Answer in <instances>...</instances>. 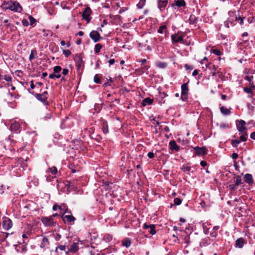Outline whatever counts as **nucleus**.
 Segmentation results:
<instances>
[{
    "mask_svg": "<svg viewBox=\"0 0 255 255\" xmlns=\"http://www.w3.org/2000/svg\"><path fill=\"white\" fill-rule=\"evenodd\" d=\"M1 6L4 9H9L14 12L20 13L23 10L22 7L17 1L4 0L1 3Z\"/></svg>",
    "mask_w": 255,
    "mask_h": 255,
    "instance_id": "f257e3e1",
    "label": "nucleus"
},
{
    "mask_svg": "<svg viewBox=\"0 0 255 255\" xmlns=\"http://www.w3.org/2000/svg\"><path fill=\"white\" fill-rule=\"evenodd\" d=\"M229 14L230 17L225 22V25L227 27L229 28L230 26H233L235 24L234 23L235 21H238L241 25L243 24L244 17H238L235 14V12L231 11L229 12Z\"/></svg>",
    "mask_w": 255,
    "mask_h": 255,
    "instance_id": "f03ea898",
    "label": "nucleus"
},
{
    "mask_svg": "<svg viewBox=\"0 0 255 255\" xmlns=\"http://www.w3.org/2000/svg\"><path fill=\"white\" fill-rule=\"evenodd\" d=\"M41 221L46 227H52L56 225L52 217H43L41 218Z\"/></svg>",
    "mask_w": 255,
    "mask_h": 255,
    "instance_id": "7ed1b4c3",
    "label": "nucleus"
},
{
    "mask_svg": "<svg viewBox=\"0 0 255 255\" xmlns=\"http://www.w3.org/2000/svg\"><path fill=\"white\" fill-rule=\"evenodd\" d=\"M91 14L92 10L89 6H87L82 12V18L86 21L87 23H89L91 20Z\"/></svg>",
    "mask_w": 255,
    "mask_h": 255,
    "instance_id": "20e7f679",
    "label": "nucleus"
},
{
    "mask_svg": "<svg viewBox=\"0 0 255 255\" xmlns=\"http://www.w3.org/2000/svg\"><path fill=\"white\" fill-rule=\"evenodd\" d=\"M189 93V88L188 83H184L181 86V98L183 101H186L188 99Z\"/></svg>",
    "mask_w": 255,
    "mask_h": 255,
    "instance_id": "39448f33",
    "label": "nucleus"
},
{
    "mask_svg": "<svg viewBox=\"0 0 255 255\" xmlns=\"http://www.w3.org/2000/svg\"><path fill=\"white\" fill-rule=\"evenodd\" d=\"M35 97L38 100L43 103L44 105H48V102L47 101L48 98L47 92L45 91L42 94H36L35 95Z\"/></svg>",
    "mask_w": 255,
    "mask_h": 255,
    "instance_id": "423d86ee",
    "label": "nucleus"
},
{
    "mask_svg": "<svg viewBox=\"0 0 255 255\" xmlns=\"http://www.w3.org/2000/svg\"><path fill=\"white\" fill-rule=\"evenodd\" d=\"M74 60L75 62L76 66L78 70H80L84 67V64L81 55L76 54L74 56Z\"/></svg>",
    "mask_w": 255,
    "mask_h": 255,
    "instance_id": "0eeeda50",
    "label": "nucleus"
},
{
    "mask_svg": "<svg viewBox=\"0 0 255 255\" xmlns=\"http://www.w3.org/2000/svg\"><path fill=\"white\" fill-rule=\"evenodd\" d=\"M236 125L237 128L240 132L242 133L243 132H246L245 130L246 129V123L245 121L243 120H237L236 122Z\"/></svg>",
    "mask_w": 255,
    "mask_h": 255,
    "instance_id": "6e6552de",
    "label": "nucleus"
},
{
    "mask_svg": "<svg viewBox=\"0 0 255 255\" xmlns=\"http://www.w3.org/2000/svg\"><path fill=\"white\" fill-rule=\"evenodd\" d=\"M171 38L173 44L179 42L181 43L184 44L183 36L182 35H179L178 33L171 35Z\"/></svg>",
    "mask_w": 255,
    "mask_h": 255,
    "instance_id": "1a4fd4ad",
    "label": "nucleus"
},
{
    "mask_svg": "<svg viewBox=\"0 0 255 255\" xmlns=\"http://www.w3.org/2000/svg\"><path fill=\"white\" fill-rule=\"evenodd\" d=\"M12 226V221L7 218H5L2 222V227L5 230H9Z\"/></svg>",
    "mask_w": 255,
    "mask_h": 255,
    "instance_id": "9d476101",
    "label": "nucleus"
},
{
    "mask_svg": "<svg viewBox=\"0 0 255 255\" xmlns=\"http://www.w3.org/2000/svg\"><path fill=\"white\" fill-rule=\"evenodd\" d=\"M90 38L95 42H97L101 38V36L100 33L97 31H92L90 33Z\"/></svg>",
    "mask_w": 255,
    "mask_h": 255,
    "instance_id": "9b49d317",
    "label": "nucleus"
},
{
    "mask_svg": "<svg viewBox=\"0 0 255 255\" xmlns=\"http://www.w3.org/2000/svg\"><path fill=\"white\" fill-rule=\"evenodd\" d=\"M194 149L196 151V153L198 156H203L206 154V148L205 147H199L196 146L194 147Z\"/></svg>",
    "mask_w": 255,
    "mask_h": 255,
    "instance_id": "f8f14e48",
    "label": "nucleus"
},
{
    "mask_svg": "<svg viewBox=\"0 0 255 255\" xmlns=\"http://www.w3.org/2000/svg\"><path fill=\"white\" fill-rule=\"evenodd\" d=\"M143 228L145 229H149V233L153 235L156 234L155 226L154 225H148L146 223L143 225Z\"/></svg>",
    "mask_w": 255,
    "mask_h": 255,
    "instance_id": "ddd939ff",
    "label": "nucleus"
},
{
    "mask_svg": "<svg viewBox=\"0 0 255 255\" xmlns=\"http://www.w3.org/2000/svg\"><path fill=\"white\" fill-rule=\"evenodd\" d=\"M61 217L65 222L66 221L68 222H74L76 220L75 218L71 215V213L66 215L63 214Z\"/></svg>",
    "mask_w": 255,
    "mask_h": 255,
    "instance_id": "4468645a",
    "label": "nucleus"
},
{
    "mask_svg": "<svg viewBox=\"0 0 255 255\" xmlns=\"http://www.w3.org/2000/svg\"><path fill=\"white\" fill-rule=\"evenodd\" d=\"M169 149L173 151H178L179 150V147L177 144L176 141L174 140H171L169 143Z\"/></svg>",
    "mask_w": 255,
    "mask_h": 255,
    "instance_id": "2eb2a0df",
    "label": "nucleus"
},
{
    "mask_svg": "<svg viewBox=\"0 0 255 255\" xmlns=\"http://www.w3.org/2000/svg\"><path fill=\"white\" fill-rule=\"evenodd\" d=\"M168 3V1L167 0H158L157 1L158 7L160 9V11H162L165 9V7L166 6Z\"/></svg>",
    "mask_w": 255,
    "mask_h": 255,
    "instance_id": "dca6fc26",
    "label": "nucleus"
},
{
    "mask_svg": "<svg viewBox=\"0 0 255 255\" xmlns=\"http://www.w3.org/2000/svg\"><path fill=\"white\" fill-rule=\"evenodd\" d=\"M15 249L18 253H25L27 250L25 244L15 245Z\"/></svg>",
    "mask_w": 255,
    "mask_h": 255,
    "instance_id": "f3484780",
    "label": "nucleus"
},
{
    "mask_svg": "<svg viewBox=\"0 0 255 255\" xmlns=\"http://www.w3.org/2000/svg\"><path fill=\"white\" fill-rule=\"evenodd\" d=\"M244 180L247 183L252 185L254 183L253 176L251 174L247 173L244 175Z\"/></svg>",
    "mask_w": 255,
    "mask_h": 255,
    "instance_id": "a211bd4d",
    "label": "nucleus"
},
{
    "mask_svg": "<svg viewBox=\"0 0 255 255\" xmlns=\"http://www.w3.org/2000/svg\"><path fill=\"white\" fill-rule=\"evenodd\" d=\"M58 209L60 210V214L62 215H64L66 213L71 214V211H69L67 206L65 204H62L58 206Z\"/></svg>",
    "mask_w": 255,
    "mask_h": 255,
    "instance_id": "6ab92c4d",
    "label": "nucleus"
},
{
    "mask_svg": "<svg viewBox=\"0 0 255 255\" xmlns=\"http://www.w3.org/2000/svg\"><path fill=\"white\" fill-rule=\"evenodd\" d=\"M78 250H79L78 243H74L71 245L70 249H68V251L66 253H68V252L76 253Z\"/></svg>",
    "mask_w": 255,
    "mask_h": 255,
    "instance_id": "aec40b11",
    "label": "nucleus"
},
{
    "mask_svg": "<svg viewBox=\"0 0 255 255\" xmlns=\"http://www.w3.org/2000/svg\"><path fill=\"white\" fill-rule=\"evenodd\" d=\"M245 244V241L243 238H239L236 241V247L239 248H242Z\"/></svg>",
    "mask_w": 255,
    "mask_h": 255,
    "instance_id": "412c9836",
    "label": "nucleus"
},
{
    "mask_svg": "<svg viewBox=\"0 0 255 255\" xmlns=\"http://www.w3.org/2000/svg\"><path fill=\"white\" fill-rule=\"evenodd\" d=\"M49 244V242L48 238L46 237H43L40 247L42 249H44L47 248Z\"/></svg>",
    "mask_w": 255,
    "mask_h": 255,
    "instance_id": "4be33fe9",
    "label": "nucleus"
},
{
    "mask_svg": "<svg viewBox=\"0 0 255 255\" xmlns=\"http://www.w3.org/2000/svg\"><path fill=\"white\" fill-rule=\"evenodd\" d=\"M20 125L18 123L14 122L11 124L10 128L11 130L17 131L20 128Z\"/></svg>",
    "mask_w": 255,
    "mask_h": 255,
    "instance_id": "5701e85b",
    "label": "nucleus"
},
{
    "mask_svg": "<svg viewBox=\"0 0 255 255\" xmlns=\"http://www.w3.org/2000/svg\"><path fill=\"white\" fill-rule=\"evenodd\" d=\"M234 182L235 183V184L238 187L240 185L243 184V182H242V178L239 175L236 176L234 177Z\"/></svg>",
    "mask_w": 255,
    "mask_h": 255,
    "instance_id": "b1692460",
    "label": "nucleus"
},
{
    "mask_svg": "<svg viewBox=\"0 0 255 255\" xmlns=\"http://www.w3.org/2000/svg\"><path fill=\"white\" fill-rule=\"evenodd\" d=\"M153 101V100L150 99V98H146L142 101V105L143 106L150 105L151 104H152Z\"/></svg>",
    "mask_w": 255,
    "mask_h": 255,
    "instance_id": "393cba45",
    "label": "nucleus"
},
{
    "mask_svg": "<svg viewBox=\"0 0 255 255\" xmlns=\"http://www.w3.org/2000/svg\"><path fill=\"white\" fill-rule=\"evenodd\" d=\"M131 244V240L128 238H126L122 241V245L126 248H128Z\"/></svg>",
    "mask_w": 255,
    "mask_h": 255,
    "instance_id": "a878e982",
    "label": "nucleus"
},
{
    "mask_svg": "<svg viewBox=\"0 0 255 255\" xmlns=\"http://www.w3.org/2000/svg\"><path fill=\"white\" fill-rule=\"evenodd\" d=\"M220 111L223 115H228L230 114L231 111L226 107L223 106L220 108Z\"/></svg>",
    "mask_w": 255,
    "mask_h": 255,
    "instance_id": "bb28decb",
    "label": "nucleus"
},
{
    "mask_svg": "<svg viewBox=\"0 0 255 255\" xmlns=\"http://www.w3.org/2000/svg\"><path fill=\"white\" fill-rule=\"evenodd\" d=\"M174 5L177 7L185 6L186 2L184 0H177L175 1Z\"/></svg>",
    "mask_w": 255,
    "mask_h": 255,
    "instance_id": "cd10ccee",
    "label": "nucleus"
},
{
    "mask_svg": "<svg viewBox=\"0 0 255 255\" xmlns=\"http://www.w3.org/2000/svg\"><path fill=\"white\" fill-rule=\"evenodd\" d=\"M207 67L211 69L213 68V70L211 71L212 75L215 76L216 75V71L217 70V67L215 65H212L211 63H210L208 64V65H207Z\"/></svg>",
    "mask_w": 255,
    "mask_h": 255,
    "instance_id": "c85d7f7f",
    "label": "nucleus"
},
{
    "mask_svg": "<svg viewBox=\"0 0 255 255\" xmlns=\"http://www.w3.org/2000/svg\"><path fill=\"white\" fill-rule=\"evenodd\" d=\"M167 31V26L165 25L160 26L157 30V32L159 33H163Z\"/></svg>",
    "mask_w": 255,
    "mask_h": 255,
    "instance_id": "c756f323",
    "label": "nucleus"
},
{
    "mask_svg": "<svg viewBox=\"0 0 255 255\" xmlns=\"http://www.w3.org/2000/svg\"><path fill=\"white\" fill-rule=\"evenodd\" d=\"M242 133V135L240 137V139L239 140H240L241 142L247 141L248 137V134L247 132H243Z\"/></svg>",
    "mask_w": 255,
    "mask_h": 255,
    "instance_id": "7c9ffc66",
    "label": "nucleus"
},
{
    "mask_svg": "<svg viewBox=\"0 0 255 255\" xmlns=\"http://www.w3.org/2000/svg\"><path fill=\"white\" fill-rule=\"evenodd\" d=\"M103 45L100 43L96 44L95 46L94 51L96 53H99L102 48Z\"/></svg>",
    "mask_w": 255,
    "mask_h": 255,
    "instance_id": "2f4dec72",
    "label": "nucleus"
},
{
    "mask_svg": "<svg viewBox=\"0 0 255 255\" xmlns=\"http://www.w3.org/2000/svg\"><path fill=\"white\" fill-rule=\"evenodd\" d=\"M196 19L197 17L194 15L191 14L189 18V22L190 24H193L195 23Z\"/></svg>",
    "mask_w": 255,
    "mask_h": 255,
    "instance_id": "473e14b6",
    "label": "nucleus"
},
{
    "mask_svg": "<svg viewBox=\"0 0 255 255\" xmlns=\"http://www.w3.org/2000/svg\"><path fill=\"white\" fill-rule=\"evenodd\" d=\"M52 117V114L50 112L48 111L45 113V115L42 118L43 120H47L51 119Z\"/></svg>",
    "mask_w": 255,
    "mask_h": 255,
    "instance_id": "72a5a7b5",
    "label": "nucleus"
},
{
    "mask_svg": "<svg viewBox=\"0 0 255 255\" xmlns=\"http://www.w3.org/2000/svg\"><path fill=\"white\" fill-rule=\"evenodd\" d=\"M37 51L35 50H32L30 52V54L29 57L30 61L32 60L35 58V55H36Z\"/></svg>",
    "mask_w": 255,
    "mask_h": 255,
    "instance_id": "f704fd0d",
    "label": "nucleus"
},
{
    "mask_svg": "<svg viewBox=\"0 0 255 255\" xmlns=\"http://www.w3.org/2000/svg\"><path fill=\"white\" fill-rule=\"evenodd\" d=\"M48 171L50 172L52 174L55 175L57 173V169L56 167L53 166L51 168H49Z\"/></svg>",
    "mask_w": 255,
    "mask_h": 255,
    "instance_id": "c9c22d12",
    "label": "nucleus"
},
{
    "mask_svg": "<svg viewBox=\"0 0 255 255\" xmlns=\"http://www.w3.org/2000/svg\"><path fill=\"white\" fill-rule=\"evenodd\" d=\"M208 224L206 223H204L202 224V227L203 229L204 232L205 234H208L209 233V228L207 227Z\"/></svg>",
    "mask_w": 255,
    "mask_h": 255,
    "instance_id": "e433bc0d",
    "label": "nucleus"
},
{
    "mask_svg": "<svg viewBox=\"0 0 255 255\" xmlns=\"http://www.w3.org/2000/svg\"><path fill=\"white\" fill-rule=\"evenodd\" d=\"M241 142L239 139L232 140L231 141L232 145L233 147H236Z\"/></svg>",
    "mask_w": 255,
    "mask_h": 255,
    "instance_id": "4c0bfd02",
    "label": "nucleus"
},
{
    "mask_svg": "<svg viewBox=\"0 0 255 255\" xmlns=\"http://www.w3.org/2000/svg\"><path fill=\"white\" fill-rule=\"evenodd\" d=\"M149 68V66H147V65H145L144 66H143L142 68V69L141 70H136V71H140V73L141 74H143L144 72H147L148 70V69Z\"/></svg>",
    "mask_w": 255,
    "mask_h": 255,
    "instance_id": "58836bf2",
    "label": "nucleus"
},
{
    "mask_svg": "<svg viewBox=\"0 0 255 255\" xmlns=\"http://www.w3.org/2000/svg\"><path fill=\"white\" fill-rule=\"evenodd\" d=\"M191 167L187 166H183L182 167L181 169L185 172L188 173L190 175V172L191 170Z\"/></svg>",
    "mask_w": 255,
    "mask_h": 255,
    "instance_id": "ea45409f",
    "label": "nucleus"
},
{
    "mask_svg": "<svg viewBox=\"0 0 255 255\" xmlns=\"http://www.w3.org/2000/svg\"><path fill=\"white\" fill-rule=\"evenodd\" d=\"M112 239V236L110 234H106L104 236V240L106 242H110Z\"/></svg>",
    "mask_w": 255,
    "mask_h": 255,
    "instance_id": "a19ab883",
    "label": "nucleus"
},
{
    "mask_svg": "<svg viewBox=\"0 0 255 255\" xmlns=\"http://www.w3.org/2000/svg\"><path fill=\"white\" fill-rule=\"evenodd\" d=\"M1 79H4L7 82H10L11 81V77L10 76L5 75L0 77Z\"/></svg>",
    "mask_w": 255,
    "mask_h": 255,
    "instance_id": "79ce46f5",
    "label": "nucleus"
},
{
    "mask_svg": "<svg viewBox=\"0 0 255 255\" xmlns=\"http://www.w3.org/2000/svg\"><path fill=\"white\" fill-rule=\"evenodd\" d=\"M61 67L60 66H56L53 68L54 73H59L61 71Z\"/></svg>",
    "mask_w": 255,
    "mask_h": 255,
    "instance_id": "37998d69",
    "label": "nucleus"
},
{
    "mask_svg": "<svg viewBox=\"0 0 255 255\" xmlns=\"http://www.w3.org/2000/svg\"><path fill=\"white\" fill-rule=\"evenodd\" d=\"M94 81L96 83H101V79L98 74H96L94 78Z\"/></svg>",
    "mask_w": 255,
    "mask_h": 255,
    "instance_id": "c03bdc74",
    "label": "nucleus"
},
{
    "mask_svg": "<svg viewBox=\"0 0 255 255\" xmlns=\"http://www.w3.org/2000/svg\"><path fill=\"white\" fill-rule=\"evenodd\" d=\"M28 19L29 20L30 24L31 25H33L34 24V23L36 22L35 19L33 17H32L31 15H29L28 16Z\"/></svg>",
    "mask_w": 255,
    "mask_h": 255,
    "instance_id": "a18cd8bd",
    "label": "nucleus"
},
{
    "mask_svg": "<svg viewBox=\"0 0 255 255\" xmlns=\"http://www.w3.org/2000/svg\"><path fill=\"white\" fill-rule=\"evenodd\" d=\"M157 66L161 68H164L167 66V64L164 62H159L157 63Z\"/></svg>",
    "mask_w": 255,
    "mask_h": 255,
    "instance_id": "49530a36",
    "label": "nucleus"
},
{
    "mask_svg": "<svg viewBox=\"0 0 255 255\" xmlns=\"http://www.w3.org/2000/svg\"><path fill=\"white\" fill-rule=\"evenodd\" d=\"M145 0H140L137 5L139 8H142L143 6L145 4Z\"/></svg>",
    "mask_w": 255,
    "mask_h": 255,
    "instance_id": "de8ad7c7",
    "label": "nucleus"
},
{
    "mask_svg": "<svg viewBox=\"0 0 255 255\" xmlns=\"http://www.w3.org/2000/svg\"><path fill=\"white\" fill-rule=\"evenodd\" d=\"M212 53L216 55L220 56L221 55V52L220 50L217 49H214L212 50Z\"/></svg>",
    "mask_w": 255,
    "mask_h": 255,
    "instance_id": "09e8293b",
    "label": "nucleus"
},
{
    "mask_svg": "<svg viewBox=\"0 0 255 255\" xmlns=\"http://www.w3.org/2000/svg\"><path fill=\"white\" fill-rule=\"evenodd\" d=\"M63 54L65 55L66 57H68L71 54V52L69 50H63Z\"/></svg>",
    "mask_w": 255,
    "mask_h": 255,
    "instance_id": "8fccbe9b",
    "label": "nucleus"
},
{
    "mask_svg": "<svg viewBox=\"0 0 255 255\" xmlns=\"http://www.w3.org/2000/svg\"><path fill=\"white\" fill-rule=\"evenodd\" d=\"M181 200L179 198H176L174 200V203L176 205H179L181 204Z\"/></svg>",
    "mask_w": 255,
    "mask_h": 255,
    "instance_id": "3c124183",
    "label": "nucleus"
},
{
    "mask_svg": "<svg viewBox=\"0 0 255 255\" xmlns=\"http://www.w3.org/2000/svg\"><path fill=\"white\" fill-rule=\"evenodd\" d=\"M244 91L245 92L248 94H252L253 92V89L251 88L245 87L244 88Z\"/></svg>",
    "mask_w": 255,
    "mask_h": 255,
    "instance_id": "603ef678",
    "label": "nucleus"
},
{
    "mask_svg": "<svg viewBox=\"0 0 255 255\" xmlns=\"http://www.w3.org/2000/svg\"><path fill=\"white\" fill-rule=\"evenodd\" d=\"M65 246L64 245H60L58 247L56 248L55 252H57L58 249H59L61 251H65Z\"/></svg>",
    "mask_w": 255,
    "mask_h": 255,
    "instance_id": "864d4df0",
    "label": "nucleus"
},
{
    "mask_svg": "<svg viewBox=\"0 0 255 255\" xmlns=\"http://www.w3.org/2000/svg\"><path fill=\"white\" fill-rule=\"evenodd\" d=\"M102 129L104 133H107L108 132V127L107 124L104 125Z\"/></svg>",
    "mask_w": 255,
    "mask_h": 255,
    "instance_id": "5fc2aeb1",
    "label": "nucleus"
},
{
    "mask_svg": "<svg viewBox=\"0 0 255 255\" xmlns=\"http://www.w3.org/2000/svg\"><path fill=\"white\" fill-rule=\"evenodd\" d=\"M237 186L235 184H230L229 185V188L230 190L232 191H234L236 189H237Z\"/></svg>",
    "mask_w": 255,
    "mask_h": 255,
    "instance_id": "6e6d98bb",
    "label": "nucleus"
},
{
    "mask_svg": "<svg viewBox=\"0 0 255 255\" xmlns=\"http://www.w3.org/2000/svg\"><path fill=\"white\" fill-rule=\"evenodd\" d=\"M22 23L24 26H27L29 24L28 21L26 19H24L22 20Z\"/></svg>",
    "mask_w": 255,
    "mask_h": 255,
    "instance_id": "4d7b16f0",
    "label": "nucleus"
},
{
    "mask_svg": "<svg viewBox=\"0 0 255 255\" xmlns=\"http://www.w3.org/2000/svg\"><path fill=\"white\" fill-rule=\"evenodd\" d=\"M147 156L149 158H152L154 157V153H153L152 152H149L148 154H147Z\"/></svg>",
    "mask_w": 255,
    "mask_h": 255,
    "instance_id": "13d9d810",
    "label": "nucleus"
},
{
    "mask_svg": "<svg viewBox=\"0 0 255 255\" xmlns=\"http://www.w3.org/2000/svg\"><path fill=\"white\" fill-rule=\"evenodd\" d=\"M231 157L233 159H236L238 157V154L236 153H233Z\"/></svg>",
    "mask_w": 255,
    "mask_h": 255,
    "instance_id": "bf43d9fd",
    "label": "nucleus"
},
{
    "mask_svg": "<svg viewBox=\"0 0 255 255\" xmlns=\"http://www.w3.org/2000/svg\"><path fill=\"white\" fill-rule=\"evenodd\" d=\"M16 167H17L18 168V170H19V171H17L16 172V173L17 174V176H20L21 173V169L20 168L21 167V165H17Z\"/></svg>",
    "mask_w": 255,
    "mask_h": 255,
    "instance_id": "052dcab7",
    "label": "nucleus"
},
{
    "mask_svg": "<svg viewBox=\"0 0 255 255\" xmlns=\"http://www.w3.org/2000/svg\"><path fill=\"white\" fill-rule=\"evenodd\" d=\"M68 72H69V70L68 69L64 68L63 69L62 74L64 75H66L68 74Z\"/></svg>",
    "mask_w": 255,
    "mask_h": 255,
    "instance_id": "680f3d73",
    "label": "nucleus"
},
{
    "mask_svg": "<svg viewBox=\"0 0 255 255\" xmlns=\"http://www.w3.org/2000/svg\"><path fill=\"white\" fill-rule=\"evenodd\" d=\"M207 162L203 160V161H201L200 162V165L202 167H205L207 165Z\"/></svg>",
    "mask_w": 255,
    "mask_h": 255,
    "instance_id": "e2e57ef3",
    "label": "nucleus"
},
{
    "mask_svg": "<svg viewBox=\"0 0 255 255\" xmlns=\"http://www.w3.org/2000/svg\"><path fill=\"white\" fill-rule=\"evenodd\" d=\"M184 67L186 70H192L193 69L192 66L188 65V64H185Z\"/></svg>",
    "mask_w": 255,
    "mask_h": 255,
    "instance_id": "0e129e2a",
    "label": "nucleus"
},
{
    "mask_svg": "<svg viewBox=\"0 0 255 255\" xmlns=\"http://www.w3.org/2000/svg\"><path fill=\"white\" fill-rule=\"evenodd\" d=\"M217 235V233L216 231H214L210 233V236L212 237L215 238V237H216Z\"/></svg>",
    "mask_w": 255,
    "mask_h": 255,
    "instance_id": "69168bd1",
    "label": "nucleus"
},
{
    "mask_svg": "<svg viewBox=\"0 0 255 255\" xmlns=\"http://www.w3.org/2000/svg\"><path fill=\"white\" fill-rule=\"evenodd\" d=\"M115 62V61L114 59H111L109 61V63L110 66L114 64Z\"/></svg>",
    "mask_w": 255,
    "mask_h": 255,
    "instance_id": "338daca9",
    "label": "nucleus"
},
{
    "mask_svg": "<svg viewBox=\"0 0 255 255\" xmlns=\"http://www.w3.org/2000/svg\"><path fill=\"white\" fill-rule=\"evenodd\" d=\"M250 136H251V138L252 139L255 140V131L253 132L251 134Z\"/></svg>",
    "mask_w": 255,
    "mask_h": 255,
    "instance_id": "774afa93",
    "label": "nucleus"
}]
</instances>
